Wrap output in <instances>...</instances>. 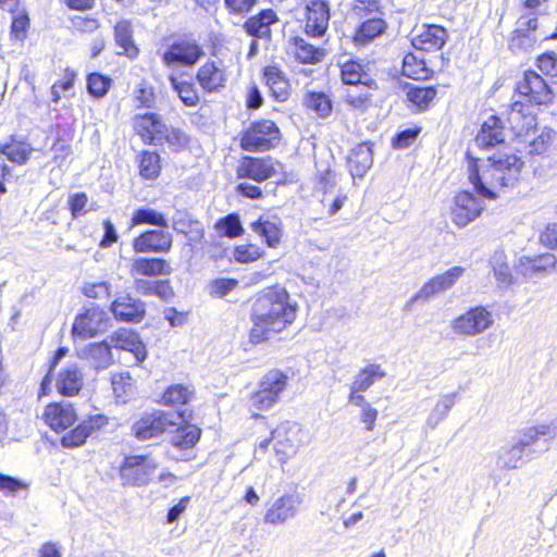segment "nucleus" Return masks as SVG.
Segmentation results:
<instances>
[{"mask_svg":"<svg viewBox=\"0 0 557 557\" xmlns=\"http://www.w3.org/2000/svg\"><path fill=\"white\" fill-rule=\"evenodd\" d=\"M297 313V305L290 301L285 288L272 287L262 292L252 306L249 341L260 344L273 334L290 325Z\"/></svg>","mask_w":557,"mask_h":557,"instance_id":"obj_1","label":"nucleus"},{"mask_svg":"<svg viewBox=\"0 0 557 557\" xmlns=\"http://www.w3.org/2000/svg\"><path fill=\"white\" fill-rule=\"evenodd\" d=\"M523 162L511 153L498 152L490 157L482 169L472 159L468 165V178L476 194L486 199H496V189L513 186L520 176Z\"/></svg>","mask_w":557,"mask_h":557,"instance_id":"obj_2","label":"nucleus"},{"mask_svg":"<svg viewBox=\"0 0 557 557\" xmlns=\"http://www.w3.org/2000/svg\"><path fill=\"white\" fill-rule=\"evenodd\" d=\"M271 443L278 462L284 465L296 455L300 446L306 444V433L297 423H282L272 431L270 438L259 443L255 454H264Z\"/></svg>","mask_w":557,"mask_h":557,"instance_id":"obj_3","label":"nucleus"},{"mask_svg":"<svg viewBox=\"0 0 557 557\" xmlns=\"http://www.w3.org/2000/svg\"><path fill=\"white\" fill-rule=\"evenodd\" d=\"M536 443L531 431L524 429L518 433L512 442L498 451L497 465L502 469L515 470L521 468L529 459L531 446Z\"/></svg>","mask_w":557,"mask_h":557,"instance_id":"obj_4","label":"nucleus"},{"mask_svg":"<svg viewBox=\"0 0 557 557\" xmlns=\"http://www.w3.org/2000/svg\"><path fill=\"white\" fill-rule=\"evenodd\" d=\"M287 385V376L278 371H269L259 383V388L249 399L250 408L267 410L277 403L281 393Z\"/></svg>","mask_w":557,"mask_h":557,"instance_id":"obj_5","label":"nucleus"},{"mask_svg":"<svg viewBox=\"0 0 557 557\" xmlns=\"http://www.w3.org/2000/svg\"><path fill=\"white\" fill-rule=\"evenodd\" d=\"M280 140V129L274 122L261 120L252 123L242 137V148L247 151H262L274 147Z\"/></svg>","mask_w":557,"mask_h":557,"instance_id":"obj_6","label":"nucleus"},{"mask_svg":"<svg viewBox=\"0 0 557 557\" xmlns=\"http://www.w3.org/2000/svg\"><path fill=\"white\" fill-rule=\"evenodd\" d=\"M493 323V313L483 306H476L454 319L451 329L458 335L473 337L484 333Z\"/></svg>","mask_w":557,"mask_h":557,"instance_id":"obj_7","label":"nucleus"},{"mask_svg":"<svg viewBox=\"0 0 557 557\" xmlns=\"http://www.w3.org/2000/svg\"><path fill=\"white\" fill-rule=\"evenodd\" d=\"M517 97L534 107L550 102L553 94L542 76L536 72L527 71L517 84Z\"/></svg>","mask_w":557,"mask_h":557,"instance_id":"obj_8","label":"nucleus"},{"mask_svg":"<svg viewBox=\"0 0 557 557\" xmlns=\"http://www.w3.org/2000/svg\"><path fill=\"white\" fill-rule=\"evenodd\" d=\"M301 504V494L297 492L284 493L269 505L263 520L271 525L285 524L297 516Z\"/></svg>","mask_w":557,"mask_h":557,"instance_id":"obj_9","label":"nucleus"},{"mask_svg":"<svg viewBox=\"0 0 557 557\" xmlns=\"http://www.w3.org/2000/svg\"><path fill=\"white\" fill-rule=\"evenodd\" d=\"M517 24L518 27L509 45L512 51H528L533 48L537 41L548 38L547 35L539 37L535 34L537 28V14L534 12L521 11Z\"/></svg>","mask_w":557,"mask_h":557,"instance_id":"obj_10","label":"nucleus"},{"mask_svg":"<svg viewBox=\"0 0 557 557\" xmlns=\"http://www.w3.org/2000/svg\"><path fill=\"white\" fill-rule=\"evenodd\" d=\"M465 272L463 267L456 265L440 275L433 276L411 297L410 302L428 301L435 295L451 288Z\"/></svg>","mask_w":557,"mask_h":557,"instance_id":"obj_11","label":"nucleus"},{"mask_svg":"<svg viewBox=\"0 0 557 557\" xmlns=\"http://www.w3.org/2000/svg\"><path fill=\"white\" fill-rule=\"evenodd\" d=\"M484 203L470 191H461L454 199L451 208V221L458 227H465L474 221L484 210Z\"/></svg>","mask_w":557,"mask_h":557,"instance_id":"obj_12","label":"nucleus"},{"mask_svg":"<svg viewBox=\"0 0 557 557\" xmlns=\"http://www.w3.org/2000/svg\"><path fill=\"white\" fill-rule=\"evenodd\" d=\"M203 55L202 48L196 41L173 42L164 52L162 60L168 66H191Z\"/></svg>","mask_w":557,"mask_h":557,"instance_id":"obj_13","label":"nucleus"},{"mask_svg":"<svg viewBox=\"0 0 557 557\" xmlns=\"http://www.w3.org/2000/svg\"><path fill=\"white\" fill-rule=\"evenodd\" d=\"M280 163L272 158L245 157L237 168L239 178H250L258 183L273 177Z\"/></svg>","mask_w":557,"mask_h":557,"instance_id":"obj_14","label":"nucleus"},{"mask_svg":"<svg viewBox=\"0 0 557 557\" xmlns=\"http://www.w3.org/2000/svg\"><path fill=\"white\" fill-rule=\"evenodd\" d=\"M108 323L107 312L99 307H91L75 319L72 332L82 337H91L103 332L108 327Z\"/></svg>","mask_w":557,"mask_h":557,"instance_id":"obj_15","label":"nucleus"},{"mask_svg":"<svg viewBox=\"0 0 557 557\" xmlns=\"http://www.w3.org/2000/svg\"><path fill=\"white\" fill-rule=\"evenodd\" d=\"M329 21V0H311L307 4L305 32L308 36L313 38L322 37L327 30Z\"/></svg>","mask_w":557,"mask_h":557,"instance_id":"obj_16","label":"nucleus"},{"mask_svg":"<svg viewBox=\"0 0 557 557\" xmlns=\"http://www.w3.org/2000/svg\"><path fill=\"white\" fill-rule=\"evenodd\" d=\"M507 123L517 136L528 134L536 125L533 106L516 99L507 112Z\"/></svg>","mask_w":557,"mask_h":557,"instance_id":"obj_17","label":"nucleus"},{"mask_svg":"<svg viewBox=\"0 0 557 557\" xmlns=\"http://www.w3.org/2000/svg\"><path fill=\"white\" fill-rule=\"evenodd\" d=\"M507 123L517 136L528 134L536 125L533 106L516 99L507 112Z\"/></svg>","mask_w":557,"mask_h":557,"instance_id":"obj_18","label":"nucleus"},{"mask_svg":"<svg viewBox=\"0 0 557 557\" xmlns=\"http://www.w3.org/2000/svg\"><path fill=\"white\" fill-rule=\"evenodd\" d=\"M201 430L194 424L178 426L171 435L172 446L182 451L180 456H173L176 460H191L195 458L193 448L199 442Z\"/></svg>","mask_w":557,"mask_h":557,"instance_id":"obj_19","label":"nucleus"},{"mask_svg":"<svg viewBox=\"0 0 557 557\" xmlns=\"http://www.w3.org/2000/svg\"><path fill=\"white\" fill-rule=\"evenodd\" d=\"M448 35L440 25H423L414 30L411 44L416 49L423 51L440 50L447 41Z\"/></svg>","mask_w":557,"mask_h":557,"instance_id":"obj_20","label":"nucleus"},{"mask_svg":"<svg viewBox=\"0 0 557 557\" xmlns=\"http://www.w3.org/2000/svg\"><path fill=\"white\" fill-rule=\"evenodd\" d=\"M169 136V126L162 116L152 111L141 112V141L150 145H162Z\"/></svg>","mask_w":557,"mask_h":557,"instance_id":"obj_21","label":"nucleus"},{"mask_svg":"<svg viewBox=\"0 0 557 557\" xmlns=\"http://www.w3.org/2000/svg\"><path fill=\"white\" fill-rule=\"evenodd\" d=\"M108 424V418L102 414H96L89 417L87 420L79 423L74 430L70 431L61 438V444L63 447H78L83 445L87 437H89L94 432L100 430L104 425Z\"/></svg>","mask_w":557,"mask_h":557,"instance_id":"obj_22","label":"nucleus"},{"mask_svg":"<svg viewBox=\"0 0 557 557\" xmlns=\"http://www.w3.org/2000/svg\"><path fill=\"white\" fill-rule=\"evenodd\" d=\"M182 419L178 413L157 411L141 418V441L160 437L169 426L177 425Z\"/></svg>","mask_w":557,"mask_h":557,"instance_id":"obj_23","label":"nucleus"},{"mask_svg":"<svg viewBox=\"0 0 557 557\" xmlns=\"http://www.w3.org/2000/svg\"><path fill=\"white\" fill-rule=\"evenodd\" d=\"M46 423L55 432L64 431L76 421V413L71 404H50L44 412Z\"/></svg>","mask_w":557,"mask_h":557,"instance_id":"obj_24","label":"nucleus"},{"mask_svg":"<svg viewBox=\"0 0 557 557\" xmlns=\"http://www.w3.org/2000/svg\"><path fill=\"white\" fill-rule=\"evenodd\" d=\"M505 141L504 126L498 116L491 115L481 126L474 144L479 148L490 149Z\"/></svg>","mask_w":557,"mask_h":557,"instance_id":"obj_25","label":"nucleus"},{"mask_svg":"<svg viewBox=\"0 0 557 557\" xmlns=\"http://www.w3.org/2000/svg\"><path fill=\"white\" fill-rule=\"evenodd\" d=\"M557 260L553 253H543L533 258L522 257L519 259L517 270L520 274L529 278H535L546 274L555 267Z\"/></svg>","mask_w":557,"mask_h":557,"instance_id":"obj_26","label":"nucleus"},{"mask_svg":"<svg viewBox=\"0 0 557 557\" xmlns=\"http://www.w3.org/2000/svg\"><path fill=\"white\" fill-rule=\"evenodd\" d=\"M347 162L352 177H363L373 163L372 145L369 143L357 145L351 149Z\"/></svg>","mask_w":557,"mask_h":557,"instance_id":"obj_27","label":"nucleus"},{"mask_svg":"<svg viewBox=\"0 0 557 557\" xmlns=\"http://www.w3.org/2000/svg\"><path fill=\"white\" fill-rule=\"evenodd\" d=\"M263 79L275 100L281 102L287 100L290 94V84L276 65H269L263 69Z\"/></svg>","mask_w":557,"mask_h":557,"instance_id":"obj_28","label":"nucleus"},{"mask_svg":"<svg viewBox=\"0 0 557 557\" xmlns=\"http://www.w3.org/2000/svg\"><path fill=\"white\" fill-rule=\"evenodd\" d=\"M278 22L276 13L272 9L260 11L257 15L250 16L244 24L249 36L257 38H270L271 26Z\"/></svg>","mask_w":557,"mask_h":557,"instance_id":"obj_29","label":"nucleus"},{"mask_svg":"<svg viewBox=\"0 0 557 557\" xmlns=\"http://www.w3.org/2000/svg\"><path fill=\"white\" fill-rule=\"evenodd\" d=\"M252 231L267 243L269 247L275 248L281 242L282 227L278 218H259L251 223Z\"/></svg>","mask_w":557,"mask_h":557,"instance_id":"obj_30","label":"nucleus"},{"mask_svg":"<svg viewBox=\"0 0 557 557\" xmlns=\"http://www.w3.org/2000/svg\"><path fill=\"white\" fill-rule=\"evenodd\" d=\"M79 355L97 370L107 369L113 362L111 347L107 342L89 344L82 349Z\"/></svg>","mask_w":557,"mask_h":557,"instance_id":"obj_31","label":"nucleus"},{"mask_svg":"<svg viewBox=\"0 0 557 557\" xmlns=\"http://www.w3.org/2000/svg\"><path fill=\"white\" fill-rule=\"evenodd\" d=\"M57 389L64 396L78 394L83 386V374L76 366H70L59 373Z\"/></svg>","mask_w":557,"mask_h":557,"instance_id":"obj_32","label":"nucleus"},{"mask_svg":"<svg viewBox=\"0 0 557 557\" xmlns=\"http://www.w3.org/2000/svg\"><path fill=\"white\" fill-rule=\"evenodd\" d=\"M171 247L172 235L162 228L141 233V252H168Z\"/></svg>","mask_w":557,"mask_h":557,"instance_id":"obj_33","label":"nucleus"},{"mask_svg":"<svg viewBox=\"0 0 557 557\" xmlns=\"http://www.w3.org/2000/svg\"><path fill=\"white\" fill-rule=\"evenodd\" d=\"M197 81L207 91H215L224 86L225 77L215 62H206L197 73Z\"/></svg>","mask_w":557,"mask_h":557,"instance_id":"obj_34","label":"nucleus"},{"mask_svg":"<svg viewBox=\"0 0 557 557\" xmlns=\"http://www.w3.org/2000/svg\"><path fill=\"white\" fill-rule=\"evenodd\" d=\"M458 401V393H449L440 397L431 412L429 413L425 426L435 429L442 421L446 419L450 409Z\"/></svg>","mask_w":557,"mask_h":557,"instance_id":"obj_35","label":"nucleus"},{"mask_svg":"<svg viewBox=\"0 0 557 557\" xmlns=\"http://www.w3.org/2000/svg\"><path fill=\"white\" fill-rule=\"evenodd\" d=\"M361 21L362 23L355 35V40L358 44L364 45L372 41L382 35L387 27V24L382 16L363 18Z\"/></svg>","mask_w":557,"mask_h":557,"instance_id":"obj_36","label":"nucleus"},{"mask_svg":"<svg viewBox=\"0 0 557 557\" xmlns=\"http://www.w3.org/2000/svg\"><path fill=\"white\" fill-rule=\"evenodd\" d=\"M386 375L385 371L380 364H370L362 369L356 376L355 381L350 386L352 392H366L371 387L377 380L383 379Z\"/></svg>","mask_w":557,"mask_h":557,"instance_id":"obj_37","label":"nucleus"},{"mask_svg":"<svg viewBox=\"0 0 557 557\" xmlns=\"http://www.w3.org/2000/svg\"><path fill=\"white\" fill-rule=\"evenodd\" d=\"M114 33L116 45L123 49V51L119 53H124L131 59L135 58L139 50L133 41V30L131 28L129 22H119L115 25Z\"/></svg>","mask_w":557,"mask_h":557,"instance_id":"obj_38","label":"nucleus"},{"mask_svg":"<svg viewBox=\"0 0 557 557\" xmlns=\"http://www.w3.org/2000/svg\"><path fill=\"white\" fill-rule=\"evenodd\" d=\"M342 79L345 85L351 87L361 86L362 89H367V84L372 81L368 78L363 66L355 61L346 62L342 66Z\"/></svg>","mask_w":557,"mask_h":557,"instance_id":"obj_39","label":"nucleus"},{"mask_svg":"<svg viewBox=\"0 0 557 557\" xmlns=\"http://www.w3.org/2000/svg\"><path fill=\"white\" fill-rule=\"evenodd\" d=\"M295 57L298 61L306 64H314L324 58L322 49L317 48L314 45L309 44L301 37L294 38Z\"/></svg>","mask_w":557,"mask_h":557,"instance_id":"obj_40","label":"nucleus"},{"mask_svg":"<svg viewBox=\"0 0 557 557\" xmlns=\"http://www.w3.org/2000/svg\"><path fill=\"white\" fill-rule=\"evenodd\" d=\"M158 465L159 462L156 457L148 454H141V474L147 476V481H165V485L174 483L176 481V476L170 472L159 470Z\"/></svg>","mask_w":557,"mask_h":557,"instance_id":"obj_41","label":"nucleus"},{"mask_svg":"<svg viewBox=\"0 0 557 557\" xmlns=\"http://www.w3.org/2000/svg\"><path fill=\"white\" fill-rule=\"evenodd\" d=\"M375 87V82L367 84V89L361 86L351 87L346 92V102L356 110L364 111L371 104L370 89Z\"/></svg>","mask_w":557,"mask_h":557,"instance_id":"obj_42","label":"nucleus"},{"mask_svg":"<svg viewBox=\"0 0 557 557\" xmlns=\"http://www.w3.org/2000/svg\"><path fill=\"white\" fill-rule=\"evenodd\" d=\"M436 96V89L434 87H423V86H408L407 87V98L408 100L416 106L419 110H425L429 108L431 102L434 100Z\"/></svg>","mask_w":557,"mask_h":557,"instance_id":"obj_43","label":"nucleus"},{"mask_svg":"<svg viewBox=\"0 0 557 557\" xmlns=\"http://www.w3.org/2000/svg\"><path fill=\"white\" fill-rule=\"evenodd\" d=\"M114 346L128 350L139 360V334L131 329H121L112 338Z\"/></svg>","mask_w":557,"mask_h":557,"instance_id":"obj_44","label":"nucleus"},{"mask_svg":"<svg viewBox=\"0 0 557 557\" xmlns=\"http://www.w3.org/2000/svg\"><path fill=\"white\" fill-rule=\"evenodd\" d=\"M304 104L314 111L320 117H326L332 112V102L324 92H308L305 96Z\"/></svg>","mask_w":557,"mask_h":557,"instance_id":"obj_45","label":"nucleus"},{"mask_svg":"<svg viewBox=\"0 0 557 557\" xmlns=\"http://www.w3.org/2000/svg\"><path fill=\"white\" fill-rule=\"evenodd\" d=\"M161 169V158L158 152H141V178L156 180L160 175Z\"/></svg>","mask_w":557,"mask_h":557,"instance_id":"obj_46","label":"nucleus"},{"mask_svg":"<svg viewBox=\"0 0 557 557\" xmlns=\"http://www.w3.org/2000/svg\"><path fill=\"white\" fill-rule=\"evenodd\" d=\"M111 384L117 400L126 403L127 397L133 393L134 386L131 375L121 372L112 375Z\"/></svg>","mask_w":557,"mask_h":557,"instance_id":"obj_47","label":"nucleus"},{"mask_svg":"<svg viewBox=\"0 0 557 557\" xmlns=\"http://www.w3.org/2000/svg\"><path fill=\"white\" fill-rule=\"evenodd\" d=\"M173 89L185 106L194 107L198 103L199 97L191 83L181 82L174 76H170Z\"/></svg>","mask_w":557,"mask_h":557,"instance_id":"obj_48","label":"nucleus"},{"mask_svg":"<svg viewBox=\"0 0 557 557\" xmlns=\"http://www.w3.org/2000/svg\"><path fill=\"white\" fill-rule=\"evenodd\" d=\"M193 396V389L182 384H174L166 388L162 396L164 405H184Z\"/></svg>","mask_w":557,"mask_h":557,"instance_id":"obj_49","label":"nucleus"},{"mask_svg":"<svg viewBox=\"0 0 557 557\" xmlns=\"http://www.w3.org/2000/svg\"><path fill=\"white\" fill-rule=\"evenodd\" d=\"M351 11L359 20L383 15L379 0H355Z\"/></svg>","mask_w":557,"mask_h":557,"instance_id":"obj_50","label":"nucleus"},{"mask_svg":"<svg viewBox=\"0 0 557 557\" xmlns=\"http://www.w3.org/2000/svg\"><path fill=\"white\" fill-rule=\"evenodd\" d=\"M0 152L14 163H24L30 153L29 147L22 141L5 144L0 146Z\"/></svg>","mask_w":557,"mask_h":557,"instance_id":"obj_51","label":"nucleus"},{"mask_svg":"<svg viewBox=\"0 0 557 557\" xmlns=\"http://www.w3.org/2000/svg\"><path fill=\"white\" fill-rule=\"evenodd\" d=\"M403 75L412 79H422L428 75V70L423 61H419L416 55L408 53L403 60Z\"/></svg>","mask_w":557,"mask_h":557,"instance_id":"obj_52","label":"nucleus"},{"mask_svg":"<svg viewBox=\"0 0 557 557\" xmlns=\"http://www.w3.org/2000/svg\"><path fill=\"white\" fill-rule=\"evenodd\" d=\"M141 294L157 295L159 298L163 300H169L173 296V289L168 280H141Z\"/></svg>","mask_w":557,"mask_h":557,"instance_id":"obj_53","label":"nucleus"},{"mask_svg":"<svg viewBox=\"0 0 557 557\" xmlns=\"http://www.w3.org/2000/svg\"><path fill=\"white\" fill-rule=\"evenodd\" d=\"M111 82L109 76L100 73H90L87 77L88 92L96 98H102L109 91Z\"/></svg>","mask_w":557,"mask_h":557,"instance_id":"obj_54","label":"nucleus"},{"mask_svg":"<svg viewBox=\"0 0 557 557\" xmlns=\"http://www.w3.org/2000/svg\"><path fill=\"white\" fill-rule=\"evenodd\" d=\"M123 484L136 485L139 480V456H128L121 466Z\"/></svg>","mask_w":557,"mask_h":557,"instance_id":"obj_55","label":"nucleus"},{"mask_svg":"<svg viewBox=\"0 0 557 557\" xmlns=\"http://www.w3.org/2000/svg\"><path fill=\"white\" fill-rule=\"evenodd\" d=\"M215 227L227 237H237L244 231L238 214L234 213L218 221Z\"/></svg>","mask_w":557,"mask_h":557,"instance_id":"obj_56","label":"nucleus"},{"mask_svg":"<svg viewBox=\"0 0 557 557\" xmlns=\"http://www.w3.org/2000/svg\"><path fill=\"white\" fill-rule=\"evenodd\" d=\"M111 310L116 318L123 321H133L139 315V307L136 301L116 300L112 304Z\"/></svg>","mask_w":557,"mask_h":557,"instance_id":"obj_57","label":"nucleus"},{"mask_svg":"<svg viewBox=\"0 0 557 557\" xmlns=\"http://www.w3.org/2000/svg\"><path fill=\"white\" fill-rule=\"evenodd\" d=\"M554 137L555 133L552 131L542 132L541 135H539L529 144V154L540 156L547 152L553 145Z\"/></svg>","mask_w":557,"mask_h":557,"instance_id":"obj_58","label":"nucleus"},{"mask_svg":"<svg viewBox=\"0 0 557 557\" xmlns=\"http://www.w3.org/2000/svg\"><path fill=\"white\" fill-rule=\"evenodd\" d=\"M170 270H171L170 265L163 259L141 258V274H144V275L169 274Z\"/></svg>","mask_w":557,"mask_h":557,"instance_id":"obj_59","label":"nucleus"},{"mask_svg":"<svg viewBox=\"0 0 557 557\" xmlns=\"http://www.w3.org/2000/svg\"><path fill=\"white\" fill-rule=\"evenodd\" d=\"M493 271L496 280L504 286H509L512 283V275L507 263L502 260V257H494Z\"/></svg>","mask_w":557,"mask_h":557,"instance_id":"obj_60","label":"nucleus"},{"mask_svg":"<svg viewBox=\"0 0 557 557\" xmlns=\"http://www.w3.org/2000/svg\"><path fill=\"white\" fill-rule=\"evenodd\" d=\"M537 67L545 75L557 77V54L555 52L543 53L537 59Z\"/></svg>","mask_w":557,"mask_h":557,"instance_id":"obj_61","label":"nucleus"},{"mask_svg":"<svg viewBox=\"0 0 557 557\" xmlns=\"http://www.w3.org/2000/svg\"><path fill=\"white\" fill-rule=\"evenodd\" d=\"M29 27V18L26 13H20L13 17L11 35L17 40H24Z\"/></svg>","mask_w":557,"mask_h":557,"instance_id":"obj_62","label":"nucleus"},{"mask_svg":"<svg viewBox=\"0 0 557 557\" xmlns=\"http://www.w3.org/2000/svg\"><path fill=\"white\" fill-rule=\"evenodd\" d=\"M141 224H151L160 228L168 227V220L161 212L151 208H141Z\"/></svg>","mask_w":557,"mask_h":557,"instance_id":"obj_63","label":"nucleus"},{"mask_svg":"<svg viewBox=\"0 0 557 557\" xmlns=\"http://www.w3.org/2000/svg\"><path fill=\"white\" fill-rule=\"evenodd\" d=\"M238 282L233 278H218L210 285V294L223 297L237 286Z\"/></svg>","mask_w":557,"mask_h":557,"instance_id":"obj_64","label":"nucleus"}]
</instances>
